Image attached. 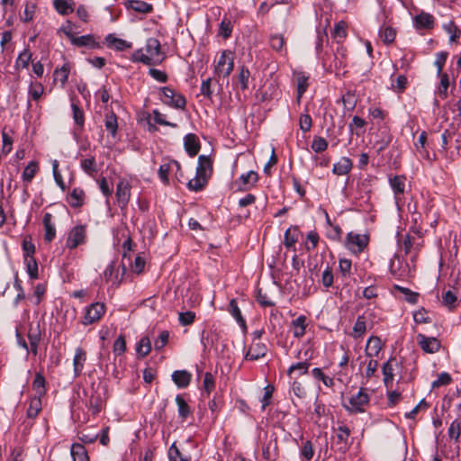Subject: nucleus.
<instances>
[{
	"mask_svg": "<svg viewBox=\"0 0 461 461\" xmlns=\"http://www.w3.org/2000/svg\"><path fill=\"white\" fill-rule=\"evenodd\" d=\"M144 53L142 49H139L132 54L133 62H140L148 66L159 64L165 56L161 52L160 42L156 38H149L146 41Z\"/></svg>",
	"mask_w": 461,
	"mask_h": 461,
	"instance_id": "obj_1",
	"label": "nucleus"
},
{
	"mask_svg": "<svg viewBox=\"0 0 461 461\" xmlns=\"http://www.w3.org/2000/svg\"><path fill=\"white\" fill-rule=\"evenodd\" d=\"M402 368V363L395 357H390L384 363L382 366L383 381L387 388L392 387L395 375H401Z\"/></svg>",
	"mask_w": 461,
	"mask_h": 461,
	"instance_id": "obj_2",
	"label": "nucleus"
},
{
	"mask_svg": "<svg viewBox=\"0 0 461 461\" xmlns=\"http://www.w3.org/2000/svg\"><path fill=\"white\" fill-rule=\"evenodd\" d=\"M160 100L164 104L176 109H184L186 104L185 96L169 86L160 87Z\"/></svg>",
	"mask_w": 461,
	"mask_h": 461,
	"instance_id": "obj_3",
	"label": "nucleus"
},
{
	"mask_svg": "<svg viewBox=\"0 0 461 461\" xmlns=\"http://www.w3.org/2000/svg\"><path fill=\"white\" fill-rule=\"evenodd\" d=\"M234 68V53L231 50H223L215 66L214 73L219 77H228Z\"/></svg>",
	"mask_w": 461,
	"mask_h": 461,
	"instance_id": "obj_4",
	"label": "nucleus"
},
{
	"mask_svg": "<svg viewBox=\"0 0 461 461\" xmlns=\"http://www.w3.org/2000/svg\"><path fill=\"white\" fill-rule=\"evenodd\" d=\"M86 240L87 234L86 225L78 224L68 231L65 246L68 249L72 250L77 249L78 246L85 244Z\"/></svg>",
	"mask_w": 461,
	"mask_h": 461,
	"instance_id": "obj_5",
	"label": "nucleus"
},
{
	"mask_svg": "<svg viewBox=\"0 0 461 461\" xmlns=\"http://www.w3.org/2000/svg\"><path fill=\"white\" fill-rule=\"evenodd\" d=\"M368 241L367 235L350 231L347 235L345 246L352 253L359 254L367 247Z\"/></svg>",
	"mask_w": 461,
	"mask_h": 461,
	"instance_id": "obj_6",
	"label": "nucleus"
},
{
	"mask_svg": "<svg viewBox=\"0 0 461 461\" xmlns=\"http://www.w3.org/2000/svg\"><path fill=\"white\" fill-rule=\"evenodd\" d=\"M106 307L103 303H93L86 308L82 323L84 325H90L98 321L104 314Z\"/></svg>",
	"mask_w": 461,
	"mask_h": 461,
	"instance_id": "obj_7",
	"label": "nucleus"
},
{
	"mask_svg": "<svg viewBox=\"0 0 461 461\" xmlns=\"http://www.w3.org/2000/svg\"><path fill=\"white\" fill-rule=\"evenodd\" d=\"M416 339L420 348L427 354L437 353L441 348L440 341L435 337H428L422 333H419Z\"/></svg>",
	"mask_w": 461,
	"mask_h": 461,
	"instance_id": "obj_8",
	"label": "nucleus"
},
{
	"mask_svg": "<svg viewBox=\"0 0 461 461\" xmlns=\"http://www.w3.org/2000/svg\"><path fill=\"white\" fill-rule=\"evenodd\" d=\"M369 400L368 393L361 388L356 395L350 397L348 401L349 406H347V409L352 412H363Z\"/></svg>",
	"mask_w": 461,
	"mask_h": 461,
	"instance_id": "obj_9",
	"label": "nucleus"
},
{
	"mask_svg": "<svg viewBox=\"0 0 461 461\" xmlns=\"http://www.w3.org/2000/svg\"><path fill=\"white\" fill-rule=\"evenodd\" d=\"M390 186L394 194V200L397 205L403 200V194L406 187V177L403 176H394L389 178Z\"/></svg>",
	"mask_w": 461,
	"mask_h": 461,
	"instance_id": "obj_10",
	"label": "nucleus"
},
{
	"mask_svg": "<svg viewBox=\"0 0 461 461\" xmlns=\"http://www.w3.org/2000/svg\"><path fill=\"white\" fill-rule=\"evenodd\" d=\"M131 185L128 180L121 179L116 186V199L119 205L123 208L125 207L131 198Z\"/></svg>",
	"mask_w": 461,
	"mask_h": 461,
	"instance_id": "obj_11",
	"label": "nucleus"
},
{
	"mask_svg": "<svg viewBox=\"0 0 461 461\" xmlns=\"http://www.w3.org/2000/svg\"><path fill=\"white\" fill-rule=\"evenodd\" d=\"M349 435L350 430L347 426H339L337 429L334 444L338 451L345 453L348 450Z\"/></svg>",
	"mask_w": 461,
	"mask_h": 461,
	"instance_id": "obj_12",
	"label": "nucleus"
},
{
	"mask_svg": "<svg viewBox=\"0 0 461 461\" xmlns=\"http://www.w3.org/2000/svg\"><path fill=\"white\" fill-rule=\"evenodd\" d=\"M347 65V50L343 46H339L334 54V59L330 65V69L335 72L337 76L344 74L342 69Z\"/></svg>",
	"mask_w": 461,
	"mask_h": 461,
	"instance_id": "obj_13",
	"label": "nucleus"
},
{
	"mask_svg": "<svg viewBox=\"0 0 461 461\" xmlns=\"http://www.w3.org/2000/svg\"><path fill=\"white\" fill-rule=\"evenodd\" d=\"M294 75L296 80V102L297 104H300L303 94L309 86V76L305 72L302 71L294 72Z\"/></svg>",
	"mask_w": 461,
	"mask_h": 461,
	"instance_id": "obj_14",
	"label": "nucleus"
},
{
	"mask_svg": "<svg viewBox=\"0 0 461 461\" xmlns=\"http://www.w3.org/2000/svg\"><path fill=\"white\" fill-rule=\"evenodd\" d=\"M267 351V346L262 342H253L246 353L244 358L246 360L255 361L266 356Z\"/></svg>",
	"mask_w": 461,
	"mask_h": 461,
	"instance_id": "obj_15",
	"label": "nucleus"
},
{
	"mask_svg": "<svg viewBox=\"0 0 461 461\" xmlns=\"http://www.w3.org/2000/svg\"><path fill=\"white\" fill-rule=\"evenodd\" d=\"M104 40L107 47L116 51H123L132 47L131 42L123 39L117 38L114 34L112 33L108 34Z\"/></svg>",
	"mask_w": 461,
	"mask_h": 461,
	"instance_id": "obj_16",
	"label": "nucleus"
},
{
	"mask_svg": "<svg viewBox=\"0 0 461 461\" xmlns=\"http://www.w3.org/2000/svg\"><path fill=\"white\" fill-rule=\"evenodd\" d=\"M382 348L383 343L381 339L376 336H372L366 341L365 355L367 357H378Z\"/></svg>",
	"mask_w": 461,
	"mask_h": 461,
	"instance_id": "obj_17",
	"label": "nucleus"
},
{
	"mask_svg": "<svg viewBox=\"0 0 461 461\" xmlns=\"http://www.w3.org/2000/svg\"><path fill=\"white\" fill-rule=\"evenodd\" d=\"M184 147L190 157H194L200 150V142L194 133H188L184 138Z\"/></svg>",
	"mask_w": 461,
	"mask_h": 461,
	"instance_id": "obj_18",
	"label": "nucleus"
},
{
	"mask_svg": "<svg viewBox=\"0 0 461 461\" xmlns=\"http://www.w3.org/2000/svg\"><path fill=\"white\" fill-rule=\"evenodd\" d=\"M71 43L77 47H86L87 49H97L100 47L99 43L95 41V38L92 34H86L83 36L72 39Z\"/></svg>",
	"mask_w": 461,
	"mask_h": 461,
	"instance_id": "obj_19",
	"label": "nucleus"
},
{
	"mask_svg": "<svg viewBox=\"0 0 461 461\" xmlns=\"http://www.w3.org/2000/svg\"><path fill=\"white\" fill-rule=\"evenodd\" d=\"M86 360V353L82 348H77L75 350V356L73 359L74 366V376L78 377L84 368L85 362Z\"/></svg>",
	"mask_w": 461,
	"mask_h": 461,
	"instance_id": "obj_20",
	"label": "nucleus"
},
{
	"mask_svg": "<svg viewBox=\"0 0 461 461\" xmlns=\"http://www.w3.org/2000/svg\"><path fill=\"white\" fill-rule=\"evenodd\" d=\"M52 218L53 216L50 212H46L43 216L44 240L47 242L52 241L56 237V228Z\"/></svg>",
	"mask_w": 461,
	"mask_h": 461,
	"instance_id": "obj_21",
	"label": "nucleus"
},
{
	"mask_svg": "<svg viewBox=\"0 0 461 461\" xmlns=\"http://www.w3.org/2000/svg\"><path fill=\"white\" fill-rule=\"evenodd\" d=\"M171 377L178 388H185L191 382L192 375L186 370H176L173 372Z\"/></svg>",
	"mask_w": 461,
	"mask_h": 461,
	"instance_id": "obj_22",
	"label": "nucleus"
},
{
	"mask_svg": "<svg viewBox=\"0 0 461 461\" xmlns=\"http://www.w3.org/2000/svg\"><path fill=\"white\" fill-rule=\"evenodd\" d=\"M434 17L429 13H420L417 14L414 19V25L417 29H429L433 27Z\"/></svg>",
	"mask_w": 461,
	"mask_h": 461,
	"instance_id": "obj_23",
	"label": "nucleus"
},
{
	"mask_svg": "<svg viewBox=\"0 0 461 461\" xmlns=\"http://www.w3.org/2000/svg\"><path fill=\"white\" fill-rule=\"evenodd\" d=\"M174 167H178V161L169 160L160 165L158 169V176L164 184H168V176L173 174Z\"/></svg>",
	"mask_w": 461,
	"mask_h": 461,
	"instance_id": "obj_24",
	"label": "nucleus"
},
{
	"mask_svg": "<svg viewBox=\"0 0 461 461\" xmlns=\"http://www.w3.org/2000/svg\"><path fill=\"white\" fill-rule=\"evenodd\" d=\"M352 166V161L348 158L342 157L333 165L332 172L338 176H344L350 172Z\"/></svg>",
	"mask_w": 461,
	"mask_h": 461,
	"instance_id": "obj_25",
	"label": "nucleus"
},
{
	"mask_svg": "<svg viewBox=\"0 0 461 461\" xmlns=\"http://www.w3.org/2000/svg\"><path fill=\"white\" fill-rule=\"evenodd\" d=\"M75 2L73 0H54L53 6L55 10L61 15L72 14L75 9Z\"/></svg>",
	"mask_w": 461,
	"mask_h": 461,
	"instance_id": "obj_26",
	"label": "nucleus"
},
{
	"mask_svg": "<svg viewBox=\"0 0 461 461\" xmlns=\"http://www.w3.org/2000/svg\"><path fill=\"white\" fill-rule=\"evenodd\" d=\"M258 180V175L256 171L250 170L246 174H242L240 176V181L241 182V186H240V190L245 191L254 186Z\"/></svg>",
	"mask_w": 461,
	"mask_h": 461,
	"instance_id": "obj_27",
	"label": "nucleus"
},
{
	"mask_svg": "<svg viewBox=\"0 0 461 461\" xmlns=\"http://www.w3.org/2000/svg\"><path fill=\"white\" fill-rule=\"evenodd\" d=\"M379 140H376L375 142V146L377 147V152L380 153L384 151L389 144L392 142L393 136L391 135L389 130L382 129L379 131Z\"/></svg>",
	"mask_w": 461,
	"mask_h": 461,
	"instance_id": "obj_28",
	"label": "nucleus"
},
{
	"mask_svg": "<svg viewBox=\"0 0 461 461\" xmlns=\"http://www.w3.org/2000/svg\"><path fill=\"white\" fill-rule=\"evenodd\" d=\"M367 317L366 316V313L359 315L357 319V321L355 322L353 326V331L351 336L355 339H358L362 337L366 329H367Z\"/></svg>",
	"mask_w": 461,
	"mask_h": 461,
	"instance_id": "obj_29",
	"label": "nucleus"
},
{
	"mask_svg": "<svg viewBox=\"0 0 461 461\" xmlns=\"http://www.w3.org/2000/svg\"><path fill=\"white\" fill-rule=\"evenodd\" d=\"M307 318L300 315L292 321L293 334L295 338H302L305 334Z\"/></svg>",
	"mask_w": 461,
	"mask_h": 461,
	"instance_id": "obj_30",
	"label": "nucleus"
},
{
	"mask_svg": "<svg viewBox=\"0 0 461 461\" xmlns=\"http://www.w3.org/2000/svg\"><path fill=\"white\" fill-rule=\"evenodd\" d=\"M70 454L73 458V461H89L86 449L80 443L72 444Z\"/></svg>",
	"mask_w": 461,
	"mask_h": 461,
	"instance_id": "obj_31",
	"label": "nucleus"
},
{
	"mask_svg": "<svg viewBox=\"0 0 461 461\" xmlns=\"http://www.w3.org/2000/svg\"><path fill=\"white\" fill-rule=\"evenodd\" d=\"M85 200V192L83 189L77 187L72 190L69 194L68 203L70 206L77 208L83 205Z\"/></svg>",
	"mask_w": 461,
	"mask_h": 461,
	"instance_id": "obj_32",
	"label": "nucleus"
},
{
	"mask_svg": "<svg viewBox=\"0 0 461 461\" xmlns=\"http://www.w3.org/2000/svg\"><path fill=\"white\" fill-rule=\"evenodd\" d=\"M45 378L41 373H37L32 382V389L35 391V396L42 397L46 393Z\"/></svg>",
	"mask_w": 461,
	"mask_h": 461,
	"instance_id": "obj_33",
	"label": "nucleus"
},
{
	"mask_svg": "<svg viewBox=\"0 0 461 461\" xmlns=\"http://www.w3.org/2000/svg\"><path fill=\"white\" fill-rule=\"evenodd\" d=\"M212 170V161L209 157L201 155L198 158V165L196 167L197 175L207 176L208 172Z\"/></svg>",
	"mask_w": 461,
	"mask_h": 461,
	"instance_id": "obj_34",
	"label": "nucleus"
},
{
	"mask_svg": "<svg viewBox=\"0 0 461 461\" xmlns=\"http://www.w3.org/2000/svg\"><path fill=\"white\" fill-rule=\"evenodd\" d=\"M80 167L88 176H94V174L97 172L96 161L95 157L81 159Z\"/></svg>",
	"mask_w": 461,
	"mask_h": 461,
	"instance_id": "obj_35",
	"label": "nucleus"
},
{
	"mask_svg": "<svg viewBox=\"0 0 461 461\" xmlns=\"http://www.w3.org/2000/svg\"><path fill=\"white\" fill-rule=\"evenodd\" d=\"M104 125L106 130L110 132V134L114 137L118 129L117 116L113 112H109L105 113V122Z\"/></svg>",
	"mask_w": 461,
	"mask_h": 461,
	"instance_id": "obj_36",
	"label": "nucleus"
},
{
	"mask_svg": "<svg viewBox=\"0 0 461 461\" xmlns=\"http://www.w3.org/2000/svg\"><path fill=\"white\" fill-rule=\"evenodd\" d=\"M128 7L140 14H149L152 11V5L140 0L129 1Z\"/></svg>",
	"mask_w": 461,
	"mask_h": 461,
	"instance_id": "obj_37",
	"label": "nucleus"
},
{
	"mask_svg": "<svg viewBox=\"0 0 461 461\" xmlns=\"http://www.w3.org/2000/svg\"><path fill=\"white\" fill-rule=\"evenodd\" d=\"M151 351V342L148 337H142L136 345L137 354L144 357L148 356Z\"/></svg>",
	"mask_w": 461,
	"mask_h": 461,
	"instance_id": "obj_38",
	"label": "nucleus"
},
{
	"mask_svg": "<svg viewBox=\"0 0 461 461\" xmlns=\"http://www.w3.org/2000/svg\"><path fill=\"white\" fill-rule=\"evenodd\" d=\"M41 411V397L34 396L31 399L27 410V416L29 418H35Z\"/></svg>",
	"mask_w": 461,
	"mask_h": 461,
	"instance_id": "obj_39",
	"label": "nucleus"
},
{
	"mask_svg": "<svg viewBox=\"0 0 461 461\" xmlns=\"http://www.w3.org/2000/svg\"><path fill=\"white\" fill-rule=\"evenodd\" d=\"M228 312L235 318V320L240 326H246V321L242 317L241 312L235 299L230 300L228 307Z\"/></svg>",
	"mask_w": 461,
	"mask_h": 461,
	"instance_id": "obj_40",
	"label": "nucleus"
},
{
	"mask_svg": "<svg viewBox=\"0 0 461 461\" xmlns=\"http://www.w3.org/2000/svg\"><path fill=\"white\" fill-rule=\"evenodd\" d=\"M300 232L296 228L286 230L284 238V244L286 248H292L297 242Z\"/></svg>",
	"mask_w": 461,
	"mask_h": 461,
	"instance_id": "obj_41",
	"label": "nucleus"
},
{
	"mask_svg": "<svg viewBox=\"0 0 461 461\" xmlns=\"http://www.w3.org/2000/svg\"><path fill=\"white\" fill-rule=\"evenodd\" d=\"M444 31L449 34V41L455 42L460 37L461 31L453 21H449L442 25Z\"/></svg>",
	"mask_w": 461,
	"mask_h": 461,
	"instance_id": "obj_42",
	"label": "nucleus"
},
{
	"mask_svg": "<svg viewBox=\"0 0 461 461\" xmlns=\"http://www.w3.org/2000/svg\"><path fill=\"white\" fill-rule=\"evenodd\" d=\"M176 403L177 405L179 417L184 420L186 419L190 415L191 411L185 400L180 394H178L176 396Z\"/></svg>",
	"mask_w": 461,
	"mask_h": 461,
	"instance_id": "obj_43",
	"label": "nucleus"
},
{
	"mask_svg": "<svg viewBox=\"0 0 461 461\" xmlns=\"http://www.w3.org/2000/svg\"><path fill=\"white\" fill-rule=\"evenodd\" d=\"M206 177L203 175H197L189 180L187 186L192 191H201L206 185Z\"/></svg>",
	"mask_w": 461,
	"mask_h": 461,
	"instance_id": "obj_44",
	"label": "nucleus"
},
{
	"mask_svg": "<svg viewBox=\"0 0 461 461\" xmlns=\"http://www.w3.org/2000/svg\"><path fill=\"white\" fill-rule=\"evenodd\" d=\"M169 461H191V458L187 455H183L179 448L173 443L168 449Z\"/></svg>",
	"mask_w": 461,
	"mask_h": 461,
	"instance_id": "obj_45",
	"label": "nucleus"
},
{
	"mask_svg": "<svg viewBox=\"0 0 461 461\" xmlns=\"http://www.w3.org/2000/svg\"><path fill=\"white\" fill-rule=\"evenodd\" d=\"M395 36L396 32L391 26H383L379 30V37L385 44L392 43L394 41Z\"/></svg>",
	"mask_w": 461,
	"mask_h": 461,
	"instance_id": "obj_46",
	"label": "nucleus"
},
{
	"mask_svg": "<svg viewBox=\"0 0 461 461\" xmlns=\"http://www.w3.org/2000/svg\"><path fill=\"white\" fill-rule=\"evenodd\" d=\"M314 456V448L312 441L306 440L301 449H300V456L303 461H311Z\"/></svg>",
	"mask_w": 461,
	"mask_h": 461,
	"instance_id": "obj_47",
	"label": "nucleus"
},
{
	"mask_svg": "<svg viewBox=\"0 0 461 461\" xmlns=\"http://www.w3.org/2000/svg\"><path fill=\"white\" fill-rule=\"evenodd\" d=\"M312 375L316 380L321 381L327 387H332L334 385V379L326 375L321 368L315 367L312 370Z\"/></svg>",
	"mask_w": 461,
	"mask_h": 461,
	"instance_id": "obj_48",
	"label": "nucleus"
},
{
	"mask_svg": "<svg viewBox=\"0 0 461 461\" xmlns=\"http://www.w3.org/2000/svg\"><path fill=\"white\" fill-rule=\"evenodd\" d=\"M39 169L38 163L35 161H31L29 165L24 168L22 178L23 181L30 183L34 176L36 175Z\"/></svg>",
	"mask_w": 461,
	"mask_h": 461,
	"instance_id": "obj_49",
	"label": "nucleus"
},
{
	"mask_svg": "<svg viewBox=\"0 0 461 461\" xmlns=\"http://www.w3.org/2000/svg\"><path fill=\"white\" fill-rule=\"evenodd\" d=\"M24 263L29 276L32 279L38 278V264L33 257H25Z\"/></svg>",
	"mask_w": 461,
	"mask_h": 461,
	"instance_id": "obj_50",
	"label": "nucleus"
},
{
	"mask_svg": "<svg viewBox=\"0 0 461 461\" xmlns=\"http://www.w3.org/2000/svg\"><path fill=\"white\" fill-rule=\"evenodd\" d=\"M347 36V23L343 21L337 23L332 32V37L339 42Z\"/></svg>",
	"mask_w": 461,
	"mask_h": 461,
	"instance_id": "obj_51",
	"label": "nucleus"
},
{
	"mask_svg": "<svg viewBox=\"0 0 461 461\" xmlns=\"http://www.w3.org/2000/svg\"><path fill=\"white\" fill-rule=\"evenodd\" d=\"M32 59V53L29 50L25 49L23 52H21L16 59L15 68H26L29 66V63Z\"/></svg>",
	"mask_w": 461,
	"mask_h": 461,
	"instance_id": "obj_52",
	"label": "nucleus"
},
{
	"mask_svg": "<svg viewBox=\"0 0 461 461\" xmlns=\"http://www.w3.org/2000/svg\"><path fill=\"white\" fill-rule=\"evenodd\" d=\"M448 86H449V78H448V76L447 74H441L440 75V82H439V86L438 87V95L441 98V99H446L447 97V89H448Z\"/></svg>",
	"mask_w": 461,
	"mask_h": 461,
	"instance_id": "obj_53",
	"label": "nucleus"
},
{
	"mask_svg": "<svg viewBox=\"0 0 461 461\" xmlns=\"http://www.w3.org/2000/svg\"><path fill=\"white\" fill-rule=\"evenodd\" d=\"M393 289L396 290V291L401 292L402 294H403L405 295V300L408 303H411L412 304L417 303L418 297H419V294L417 293L412 292L409 288L402 287V286H401L399 285H393Z\"/></svg>",
	"mask_w": 461,
	"mask_h": 461,
	"instance_id": "obj_54",
	"label": "nucleus"
},
{
	"mask_svg": "<svg viewBox=\"0 0 461 461\" xmlns=\"http://www.w3.org/2000/svg\"><path fill=\"white\" fill-rule=\"evenodd\" d=\"M71 108L73 112V119L75 123L79 127L83 128L85 124V115L82 109H80L75 103H71Z\"/></svg>",
	"mask_w": 461,
	"mask_h": 461,
	"instance_id": "obj_55",
	"label": "nucleus"
},
{
	"mask_svg": "<svg viewBox=\"0 0 461 461\" xmlns=\"http://www.w3.org/2000/svg\"><path fill=\"white\" fill-rule=\"evenodd\" d=\"M311 363L308 360L297 362L293 364L287 370V374L291 375L294 371H298L299 375H305L308 373Z\"/></svg>",
	"mask_w": 461,
	"mask_h": 461,
	"instance_id": "obj_56",
	"label": "nucleus"
},
{
	"mask_svg": "<svg viewBox=\"0 0 461 461\" xmlns=\"http://www.w3.org/2000/svg\"><path fill=\"white\" fill-rule=\"evenodd\" d=\"M249 77H250L249 70L246 67L242 66L240 68V72L238 75V82L240 85V88L242 90H245L249 87Z\"/></svg>",
	"mask_w": 461,
	"mask_h": 461,
	"instance_id": "obj_57",
	"label": "nucleus"
},
{
	"mask_svg": "<svg viewBox=\"0 0 461 461\" xmlns=\"http://www.w3.org/2000/svg\"><path fill=\"white\" fill-rule=\"evenodd\" d=\"M451 381V375L447 372H442L438 375V378L432 382L431 386L432 388H438L449 384Z\"/></svg>",
	"mask_w": 461,
	"mask_h": 461,
	"instance_id": "obj_58",
	"label": "nucleus"
},
{
	"mask_svg": "<svg viewBox=\"0 0 461 461\" xmlns=\"http://www.w3.org/2000/svg\"><path fill=\"white\" fill-rule=\"evenodd\" d=\"M195 319V312L191 311H186L183 312H179L178 314V321L182 326L191 325Z\"/></svg>",
	"mask_w": 461,
	"mask_h": 461,
	"instance_id": "obj_59",
	"label": "nucleus"
},
{
	"mask_svg": "<svg viewBox=\"0 0 461 461\" xmlns=\"http://www.w3.org/2000/svg\"><path fill=\"white\" fill-rule=\"evenodd\" d=\"M113 351L115 355L121 356L126 351V341L123 335H120L113 343Z\"/></svg>",
	"mask_w": 461,
	"mask_h": 461,
	"instance_id": "obj_60",
	"label": "nucleus"
},
{
	"mask_svg": "<svg viewBox=\"0 0 461 461\" xmlns=\"http://www.w3.org/2000/svg\"><path fill=\"white\" fill-rule=\"evenodd\" d=\"M328 141L322 138V137H314L312 143V149L316 153L322 152L327 149L328 148Z\"/></svg>",
	"mask_w": 461,
	"mask_h": 461,
	"instance_id": "obj_61",
	"label": "nucleus"
},
{
	"mask_svg": "<svg viewBox=\"0 0 461 461\" xmlns=\"http://www.w3.org/2000/svg\"><path fill=\"white\" fill-rule=\"evenodd\" d=\"M270 46L276 51H281L285 46V39L281 34H274L269 40Z\"/></svg>",
	"mask_w": 461,
	"mask_h": 461,
	"instance_id": "obj_62",
	"label": "nucleus"
},
{
	"mask_svg": "<svg viewBox=\"0 0 461 461\" xmlns=\"http://www.w3.org/2000/svg\"><path fill=\"white\" fill-rule=\"evenodd\" d=\"M232 32V26L230 20L223 19L219 26V34L222 36L224 39H227L230 36Z\"/></svg>",
	"mask_w": 461,
	"mask_h": 461,
	"instance_id": "obj_63",
	"label": "nucleus"
},
{
	"mask_svg": "<svg viewBox=\"0 0 461 461\" xmlns=\"http://www.w3.org/2000/svg\"><path fill=\"white\" fill-rule=\"evenodd\" d=\"M456 300L457 298L456 294L450 290L444 293L442 296L443 304L448 307L449 309L454 308L456 306Z\"/></svg>",
	"mask_w": 461,
	"mask_h": 461,
	"instance_id": "obj_64",
	"label": "nucleus"
}]
</instances>
